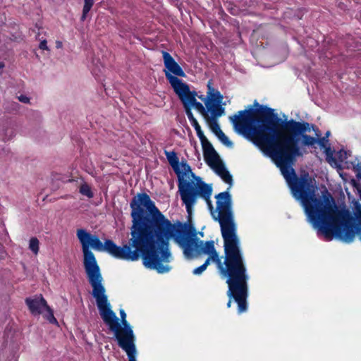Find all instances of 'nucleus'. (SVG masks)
Here are the masks:
<instances>
[{
	"mask_svg": "<svg viewBox=\"0 0 361 361\" xmlns=\"http://www.w3.org/2000/svg\"><path fill=\"white\" fill-rule=\"evenodd\" d=\"M339 159L341 160V161H343L344 160L347 159L348 157H347V152L346 151H343V150H341L339 152Z\"/></svg>",
	"mask_w": 361,
	"mask_h": 361,
	"instance_id": "nucleus-25",
	"label": "nucleus"
},
{
	"mask_svg": "<svg viewBox=\"0 0 361 361\" xmlns=\"http://www.w3.org/2000/svg\"><path fill=\"white\" fill-rule=\"evenodd\" d=\"M132 209V226L129 245L118 246L112 240L102 243L99 237L84 228L77 230L76 235L83 253V264L91 286L103 282L100 269L90 247L98 252H106L112 257L126 261H137L142 256L146 267L159 209L146 193H139L130 204Z\"/></svg>",
	"mask_w": 361,
	"mask_h": 361,
	"instance_id": "nucleus-3",
	"label": "nucleus"
},
{
	"mask_svg": "<svg viewBox=\"0 0 361 361\" xmlns=\"http://www.w3.org/2000/svg\"><path fill=\"white\" fill-rule=\"evenodd\" d=\"M312 130H314L315 133L314 137H321V135H322L321 131L314 125V129H312Z\"/></svg>",
	"mask_w": 361,
	"mask_h": 361,
	"instance_id": "nucleus-28",
	"label": "nucleus"
},
{
	"mask_svg": "<svg viewBox=\"0 0 361 361\" xmlns=\"http://www.w3.org/2000/svg\"><path fill=\"white\" fill-rule=\"evenodd\" d=\"M255 104L257 105V106L259 105L258 102H255Z\"/></svg>",
	"mask_w": 361,
	"mask_h": 361,
	"instance_id": "nucleus-33",
	"label": "nucleus"
},
{
	"mask_svg": "<svg viewBox=\"0 0 361 361\" xmlns=\"http://www.w3.org/2000/svg\"><path fill=\"white\" fill-rule=\"evenodd\" d=\"M80 192L89 198H92L93 197V192H92L90 187L87 183L81 185L80 188Z\"/></svg>",
	"mask_w": 361,
	"mask_h": 361,
	"instance_id": "nucleus-20",
	"label": "nucleus"
},
{
	"mask_svg": "<svg viewBox=\"0 0 361 361\" xmlns=\"http://www.w3.org/2000/svg\"><path fill=\"white\" fill-rule=\"evenodd\" d=\"M207 87H208L207 96L210 95L212 93H213L216 91L214 90V88L212 87L211 81L208 82Z\"/></svg>",
	"mask_w": 361,
	"mask_h": 361,
	"instance_id": "nucleus-27",
	"label": "nucleus"
},
{
	"mask_svg": "<svg viewBox=\"0 0 361 361\" xmlns=\"http://www.w3.org/2000/svg\"><path fill=\"white\" fill-rule=\"evenodd\" d=\"M194 180H190V183L178 191L188 214H192V208L197 202V197H200L206 201L211 214L215 220L216 210H214L210 200L212 193V185L205 183L200 176L195 177Z\"/></svg>",
	"mask_w": 361,
	"mask_h": 361,
	"instance_id": "nucleus-7",
	"label": "nucleus"
},
{
	"mask_svg": "<svg viewBox=\"0 0 361 361\" xmlns=\"http://www.w3.org/2000/svg\"><path fill=\"white\" fill-rule=\"evenodd\" d=\"M94 4V0H84V6L82 8V14L81 16V20L84 21L86 18L87 13L91 10Z\"/></svg>",
	"mask_w": 361,
	"mask_h": 361,
	"instance_id": "nucleus-16",
	"label": "nucleus"
},
{
	"mask_svg": "<svg viewBox=\"0 0 361 361\" xmlns=\"http://www.w3.org/2000/svg\"><path fill=\"white\" fill-rule=\"evenodd\" d=\"M215 198L216 199L215 221L219 223L224 241L241 247L232 211L231 195L228 191H225L217 194Z\"/></svg>",
	"mask_w": 361,
	"mask_h": 361,
	"instance_id": "nucleus-5",
	"label": "nucleus"
},
{
	"mask_svg": "<svg viewBox=\"0 0 361 361\" xmlns=\"http://www.w3.org/2000/svg\"><path fill=\"white\" fill-rule=\"evenodd\" d=\"M324 153L326 156V160L329 164L336 163V158L333 156L334 151L331 150L330 145L324 147Z\"/></svg>",
	"mask_w": 361,
	"mask_h": 361,
	"instance_id": "nucleus-19",
	"label": "nucleus"
},
{
	"mask_svg": "<svg viewBox=\"0 0 361 361\" xmlns=\"http://www.w3.org/2000/svg\"><path fill=\"white\" fill-rule=\"evenodd\" d=\"M162 56L166 68V70H164L165 75L172 86L173 82L171 78L179 79L177 76L185 77V73L169 52L162 51Z\"/></svg>",
	"mask_w": 361,
	"mask_h": 361,
	"instance_id": "nucleus-10",
	"label": "nucleus"
},
{
	"mask_svg": "<svg viewBox=\"0 0 361 361\" xmlns=\"http://www.w3.org/2000/svg\"><path fill=\"white\" fill-rule=\"evenodd\" d=\"M92 295L95 299L99 314L104 322L109 326L110 331L114 334L118 345L122 342L130 343L135 342V337L132 327L126 320V314L123 310H120V316L123 328L118 322V318L111 310V305L108 301L106 294V289L103 282L98 283L93 286Z\"/></svg>",
	"mask_w": 361,
	"mask_h": 361,
	"instance_id": "nucleus-4",
	"label": "nucleus"
},
{
	"mask_svg": "<svg viewBox=\"0 0 361 361\" xmlns=\"http://www.w3.org/2000/svg\"><path fill=\"white\" fill-rule=\"evenodd\" d=\"M214 121L211 123V129L212 130V132L216 135V137L218 136L219 135V133L220 131H222L219 126V124L217 123L216 121V118H214L212 117Z\"/></svg>",
	"mask_w": 361,
	"mask_h": 361,
	"instance_id": "nucleus-22",
	"label": "nucleus"
},
{
	"mask_svg": "<svg viewBox=\"0 0 361 361\" xmlns=\"http://www.w3.org/2000/svg\"><path fill=\"white\" fill-rule=\"evenodd\" d=\"M43 316L51 324H58V322L56 319L54 317L53 310L51 307L47 305V307L43 310Z\"/></svg>",
	"mask_w": 361,
	"mask_h": 361,
	"instance_id": "nucleus-15",
	"label": "nucleus"
},
{
	"mask_svg": "<svg viewBox=\"0 0 361 361\" xmlns=\"http://www.w3.org/2000/svg\"><path fill=\"white\" fill-rule=\"evenodd\" d=\"M18 98L20 102L24 104H28L30 102V98L26 95L21 94Z\"/></svg>",
	"mask_w": 361,
	"mask_h": 361,
	"instance_id": "nucleus-24",
	"label": "nucleus"
},
{
	"mask_svg": "<svg viewBox=\"0 0 361 361\" xmlns=\"http://www.w3.org/2000/svg\"><path fill=\"white\" fill-rule=\"evenodd\" d=\"M39 244L38 239L35 237H32L30 240L29 249L35 254L37 255L39 252Z\"/></svg>",
	"mask_w": 361,
	"mask_h": 361,
	"instance_id": "nucleus-17",
	"label": "nucleus"
},
{
	"mask_svg": "<svg viewBox=\"0 0 361 361\" xmlns=\"http://www.w3.org/2000/svg\"><path fill=\"white\" fill-rule=\"evenodd\" d=\"M164 154L170 166L177 175L178 191H180L186 185L190 183V181L188 180L190 177L195 179L197 176L192 172L191 168L185 159H183L179 162L176 152L174 151L169 152L165 150Z\"/></svg>",
	"mask_w": 361,
	"mask_h": 361,
	"instance_id": "nucleus-9",
	"label": "nucleus"
},
{
	"mask_svg": "<svg viewBox=\"0 0 361 361\" xmlns=\"http://www.w3.org/2000/svg\"><path fill=\"white\" fill-rule=\"evenodd\" d=\"M60 45H61V43H60V42H59V43H58V44H57V47H60Z\"/></svg>",
	"mask_w": 361,
	"mask_h": 361,
	"instance_id": "nucleus-32",
	"label": "nucleus"
},
{
	"mask_svg": "<svg viewBox=\"0 0 361 361\" xmlns=\"http://www.w3.org/2000/svg\"><path fill=\"white\" fill-rule=\"evenodd\" d=\"M47 40L44 39L42 40L40 43H39V48L40 49H43V50H48V47H47Z\"/></svg>",
	"mask_w": 361,
	"mask_h": 361,
	"instance_id": "nucleus-26",
	"label": "nucleus"
},
{
	"mask_svg": "<svg viewBox=\"0 0 361 361\" xmlns=\"http://www.w3.org/2000/svg\"><path fill=\"white\" fill-rule=\"evenodd\" d=\"M153 235L149 255L145 257L147 268L155 269L159 274L171 270L169 265H164L162 262L170 261L169 247V240L172 238L183 250L187 259L209 255L203 264L193 269L192 274L200 275L211 262H214L221 276L226 278L227 295L233 297L237 302L238 312L241 314L247 311L249 275L241 247L224 241V261L222 262L213 240L204 243L197 238L192 226L180 221L172 224L160 211Z\"/></svg>",
	"mask_w": 361,
	"mask_h": 361,
	"instance_id": "nucleus-2",
	"label": "nucleus"
},
{
	"mask_svg": "<svg viewBox=\"0 0 361 361\" xmlns=\"http://www.w3.org/2000/svg\"><path fill=\"white\" fill-rule=\"evenodd\" d=\"M119 347L121 348L127 353L129 361H135V356L136 353V348L135 342L130 343H125L122 342L120 343Z\"/></svg>",
	"mask_w": 361,
	"mask_h": 361,
	"instance_id": "nucleus-13",
	"label": "nucleus"
},
{
	"mask_svg": "<svg viewBox=\"0 0 361 361\" xmlns=\"http://www.w3.org/2000/svg\"><path fill=\"white\" fill-rule=\"evenodd\" d=\"M331 133L330 131H327L326 133H325V135L324 137H326V139H328L329 136L330 135Z\"/></svg>",
	"mask_w": 361,
	"mask_h": 361,
	"instance_id": "nucleus-31",
	"label": "nucleus"
},
{
	"mask_svg": "<svg viewBox=\"0 0 361 361\" xmlns=\"http://www.w3.org/2000/svg\"><path fill=\"white\" fill-rule=\"evenodd\" d=\"M199 99H200L202 101H203L204 102V104H206V100H207V97H205L204 95H198L197 96Z\"/></svg>",
	"mask_w": 361,
	"mask_h": 361,
	"instance_id": "nucleus-29",
	"label": "nucleus"
},
{
	"mask_svg": "<svg viewBox=\"0 0 361 361\" xmlns=\"http://www.w3.org/2000/svg\"><path fill=\"white\" fill-rule=\"evenodd\" d=\"M354 170L356 173V177L358 179H361V163H357L353 166Z\"/></svg>",
	"mask_w": 361,
	"mask_h": 361,
	"instance_id": "nucleus-23",
	"label": "nucleus"
},
{
	"mask_svg": "<svg viewBox=\"0 0 361 361\" xmlns=\"http://www.w3.org/2000/svg\"><path fill=\"white\" fill-rule=\"evenodd\" d=\"M25 303L35 316L42 314L45 307H47V302L42 295L26 298Z\"/></svg>",
	"mask_w": 361,
	"mask_h": 361,
	"instance_id": "nucleus-12",
	"label": "nucleus"
},
{
	"mask_svg": "<svg viewBox=\"0 0 361 361\" xmlns=\"http://www.w3.org/2000/svg\"><path fill=\"white\" fill-rule=\"evenodd\" d=\"M187 116L190 124L195 128L197 135L201 142L204 159L207 164L224 180V182L231 185L233 183L232 176L226 169L224 163L221 160L218 153L216 152L212 145L208 141L204 135V133L197 121L194 117L192 112H188Z\"/></svg>",
	"mask_w": 361,
	"mask_h": 361,
	"instance_id": "nucleus-6",
	"label": "nucleus"
},
{
	"mask_svg": "<svg viewBox=\"0 0 361 361\" xmlns=\"http://www.w3.org/2000/svg\"><path fill=\"white\" fill-rule=\"evenodd\" d=\"M3 140L4 141L11 140L16 135V125L9 123L6 126H3Z\"/></svg>",
	"mask_w": 361,
	"mask_h": 361,
	"instance_id": "nucleus-14",
	"label": "nucleus"
},
{
	"mask_svg": "<svg viewBox=\"0 0 361 361\" xmlns=\"http://www.w3.org/2000/svg\"><path fill=\"white\" fill-rule=\"evenodd\" d=\"M231 298H233V297H229V300H228V302H227V307H231V302H231Z\"/></svg>",
	"mask_w": 361,
	"mask_h": 361,
	"instance_id": "nucleus-30",
	"label": "nucleus"
},
{
	"mask_svg": "<svg viewBox=\"0 0 361 361\" xmlns=\"http://www.w3.org/2000/svg\"><path fill=\"white\" fill-rule=\"evenodd\" d=\"M222 100L223 95L218 90L207 96L206 106L214 118L220 117L225 114V108L223 106L225 103L222 104Z\"/></svg>",
	"mask_w": 361,
	"mask_h": 361,
	"instance_id": "nucleus-11",
	"label": "nucleus"
},
{
	"mask_svg": "<svg viewBox=\"0 0 361 361\" xmlns=\"http://www.w3.org/2000/svg\"><path fill=\"white\" fill-rule=\"evenodd\" d=\"M316 143L318 144L320 148H324L329 145V139L326 137H315Z\"/></svg>",
	"mask_w": 361,
	"mask_h": 361,
	"instance_id": "nucleus-21",
	"label": "nucleus"
},
{
	"mask_svg": "<svg viewBox=\"0 0 361 361\" xmlns=\"http://www.w3.org/2000/svg\"><path fill=\"white\" fill-rule=\"evenodd\" d=\"M233 128L269 156L280 169L293 197L304 208L308 221L327 240L334 238L345 243H352L355 235L361 241V204L355 201L353 214L338 207L325 188L322 195H315L316 187L308 173L297 176L292 167L296 157L302 156L300 143L312 147L314 137L307 135L314 124L279 118L274 110L267 106L259 109L250 106L229 117Z\"/></svg>",
	"mask_w": 361,
	"mask_h": 361,
	"instance_id": "nucleus-1",
	"label": "nucleus"
},
{
	"mask_svg": "<svg viewBox=\"0 0 361 361\" xmlns=\"http://www.w3.org/2000/svg\"><path fill=\"white\" fill-rule=\"evenodd\" d=\"M171 80L173 82L172 88L181 101L186 115H188V112H192V108H195L203 116H207L204 106L196 99L197 92L190 91L189 85L180 79L171 78Z\"/></svg>",
	"mask_w": 361,
	"mask_h": 361,
	"instance_id": "nucleus-8",
	"label": "nucleus"
},
{
	"mask_svg": "<svg viewBox=\"0 0 361 361\" xmlns=\"http://www.w3.org/2000/svg\"><path fill=\"white\" fill-rule=\"evenodd\" d=\"M219 140L221 142L223 145L228 147H233V142L228 139V137L224 134L223 131H220L219 133V135L217 136Z\"/></svg>",
	"mask_w": 361,
	"mask_h": 361,
	"instance_id": "nucleus-18",
	"label": "nucleus"
}]
</instances>
